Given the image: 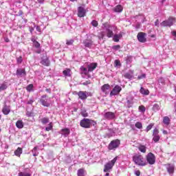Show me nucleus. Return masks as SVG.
Returning <instances> with one entry per match:
<instances>
[{
	"instance_id": "f257e3e1",
	"label": "nucleus",
	"mask_w": 176,
	"mask_h": 176,
	"mask_svg": "<svg viewBox=\"0 0 176 176\" xmlns=\"http://www.w3.org/2000/svg\"><path fill=\"white\" fill-rule=\"evenodd\" d=\"M96 124L94 120H92L89 118H83L80 122V126L84 129H91V126H95Z\"/></svg>"
},
{
	"instance_id": "f03ea898",
	"label": "nucleus",
	"mask_w": 176,
	"mask_h": 176,
	"mask_svg": "<svg viewBox=\"0 0 176 176\" xmlns=\"http://www.w3.org/2000/svg\"><path fill=\"white\" fill-rule=\"evenodd\" d=\"M133 162L135 164L138 165L139 166H146L147 162H146L145 159H144L143 156L141 155H135L133 157Z\"/></svg>"
},
{
	"instance_id": "7ed1b4c3",
	"label": "nucleus",
	"mask_w": 176,
	"mask_h": 176,
	"mask_svg": "<svg viewBox=\"0 0 176 176\" xmlns=\"http://www.w3.org/2000/svg\"><path fill=\"white\" fill-rule=\"evenodd\" d=\"M117 160H118V157H116L113 158V160L107 162V164L104 165V173H110V171H111V170H112L113 166H115V164Z\"/></svg>"
},
{
	"instance_id": "20e7f679",
	"label": "nucleus",
	"mask_w": 176,
	"mask_h": 176,
	"mask_svg": "<svg viewBox=\"0 0 176 176\" xmlns=\"http://www.w3.org/2000/svg\"><path fill=\"white\" fill-rule=\"evenodd\" d=\"M121 144V142L119 139L113 140L108 145V150L109 151H116V148H118Z\"/></svg>"
},
{
	"instance_id": "39448f33",
	"label": "nucleus",
	"mask_w": 176,
	"mask_h": 176,
	"mask_svg": "<svg viewBox=\"0 0 176 176\" xmlns=\"http://www.w3.org/2000/svg\"><path fill=\"white\" fill-rule=\"evenodd\" d=\"M176 22V19L173 17H170L166 21H164L161 23L162 27H171L173 25V23Z\"/></svg>"
},
{
	"instance_id": "423d86ee",
	"label": "nucleus",
	"mask_w": 176,
	"mask_h": 176,
	"mask_svg": "<svg viewBox=\"0 0 176 176\" xmlns=\"http://www.w3.org/2000/svg\"><path fill=\"white\" fill-rule=\"evenodd\" d=\"M146 160L148 164L153 165L155 163L156 158L154 153H148V154H147V155L146 156Z\"/></svg>"
},
{
	"instance_id": "0eeeda50",
	"label": "nucleus",
	"mask_w": 176,
	"mask_h": 176,
	"mask_svg": "<svg viewBox=\"0 0 176 176\" xmlns=\"http://www.w3.org/2000/svg\"><path fill=\"white\" fill-rule=\"evenodd\" d=\"M122 91V87L120 85H116L113 88V90L110 92V97L117 96Z\"/></svg>"
},
{
	"instance_id": "6e6552de",
	"label": "nucleus",
	"mask_w": 176,
	"mask_h": 176,
	"mask_svg": "<svg viewBox=\"0 0 176 176\" xmlns=\"http://www.w3.org/2000/svg\"><path fill=\"white\" fill-rule=\"evenodd\" d=\"M153 141L155 143H158L160 141V135H159V130L157 128H155L153 131Z\"/></svg>"
},
{
	"instance_id": "1a4fd4ad",
	"label": "nucleus",
	"mask_w": 176,
	"mask_h": 176,
	"mask_svg": "<svg viewBox=\"0 0 176 176\" xmlns=\"http://www.w3.org/2000/svg\"><path fill=\"white\" fill-rule=\"evenodd\" d=\"M47 100H48L47 96L43 95L41 96V100H39V102H41V104L42 106L45 107H50V104Z\"/></svg>"
},
{
	"instance_id": "9d476101",
	"label": "nucleus",
	"mask_w": 176,
	"mask_h": 176,
	"mask_svg": "<svg viewBox=\"0 0 176 176\" xmlns=\"http://www.w3.org/2000/svg\"><path fill=\"white\" fill-rule=\"evenodd\" d=\"M146 34L144 32H138L137 38L139 42L144 43L146 42Z\"/></svg>"
},
{
	"instance_id": "9b49d317",
	"label": "nucleus",
	"mask_w": 176,
	"mask_h": 176,
	"mask_svg": "<svg viewBox=\"0 0 176 176\" xmlns=\"http://www.w3.org/2000/svg\"><path fill=\"white\" fill-rule=\"evenodd\" d=\"M77 95L78 96V99H80L81 100H86L88 98L87 91H80L77 93Z\"/></svg>"
},
{
	"instance_id": "f8f14e48",
	"label": "nucleus",
	"mask_w": 176,
	"mask_h": 176,
	"mask_svg": "<svg viewBox=\"0 0 176 176\" xmlns=\"http://www.w3.org/2000/svg\"><path fill=\"white\" fill-rule=\"evenodd\" d=\"M104 118L107 120H112L116 118V115H115V113H113L111 111H108L104 113Z\"/></svg>"
},
{
	"instance_id": "ddd939ff",
	"label": "nucleus",
	"mask_w": 176,
	"mask_h": 176,
	"mask_svg": "<svg viewBox=\"0 0 176 176\" xmlns=\"http://www.w3.org/2000/svg\"><path fill=\"white\" fill-rule=\"evenodd\" d=\"M86 16V10L83 7H78V16L83 18Z\"/></svg>"
},
{
	"instance_id": "4468645a",
	"label": "nucleus",
	"mask_w": 176,
	"mask_h": 176,
	"mask_svg": "<svg viewBox=\"0 0 176 176\" xmlns=\"http://www.w3.org/2000/svg\"><path fill=\"white\" fill-rule=\"evenodd\" d=\"M16 76H18L19 78L26 76L25 69H18L16 70Z\"/></svg>"
},
{
	"instance_id": "2eb2a0df",
	"label": "nucleus",
	"mask_w": 176,
	"mask_h": 176,
	"mask_svg": "<svg viewBox=\"0 0 176 176\" xmlns=\"http://www.w3.org/2000/svg\"><path fill=\"white\" fill-rule=\"evenodd\" d=\"M2 113L5 116H8L10 113V107L5 104L4 107L2 108Z\"/></svg>"
},
{
	"instance_id": "dca6fc26",
	"label": "nucleus",
	"mask_w": 176,
	"mask_h": 176,
	"mask_svg": "<svg viewBox=\"0 0 176 176\" xmlns=\"http://www.w3.org/2000/svg\"><path fill=\"white\" fill-rule=\"evenodd\" d=\"M133 99H134L133 97H131L130 98H126V107H128L129 109L133 107V105L134 104Z\"/></svg>"
},
{
	"instance_id": "f3484780",
	"label": "nucleus",
	"mask_w": 176,
	"mask_h": 176,
	"mask_svg": "<svg viewBox=\"0 0 176 176\" xmlns=\"http://www.w3.org/2000/svg\"><path fill=\"white\" fill-rule=\"evenodd\" d=\"M41 64L43 65L44 67H50V61L49 60V58L45 57L44 58H42L41 61Z\"/></svg>"
},
{
	"instance_id": "a211bd4d",
	"label": "nucleus",
	"mask_w": 176,
	"mask_h": 176,
	"mask_svg": "<svg viewBox=\"0 0 176 176\" xmlns=\"http://www.w3.org/2000/svg\"><path fill=\"white\" fill-rule=\"evenodd\" d=\"M98 67L97 63H91L89 66H87L88 71L91 72L94 71Z\"/></svg>"
},
{
	"instance_id": "6ab92c4d",
	"label": "nucleus",
	"mask_w": 176,
	"mask_h": 176,
	"mask_svg": "<svg viewBox=\"0 0 176 176\" xmlns=\"http://www.w3.org/2000/svg\"><path fill=\"white\" fill-rule=\"evenodd\" d=\"M84 45L87 48H91L93 41L91 39H86L83 41Z\"/></svg>"
},
{
	"instance_id": "aec40b11",
	"label": "nucleus",
	"mask_w": 176,
	"mask_h": 176,
	"mask_svg": "<svg viewBox=\"0 0 176 176\" xmlns=\"http://www.w3.org/2000/svg\"><path fill=\"white\" fill-rule=\"evenodd\" d=\"M109 89H110V85L108 83L104 84L101 87L102 92H104L105 94H107V90H109Z\"/></svg>"
},
{
	"instance_id": "412c9836",
	"label": "nucleus",
	"mask_w": 176,
	"mask_h": 176,
	"mask_svg": "<svg viewBox=\"0 0 176 176\" xmlns=\"http://www.w3.org/2000/svg\"><path fill=\"white\" fill-rule=\"evenodd\" d=\"M166 166H167L166 168H167V171H168V174H170V175L173 174L174 173V166L170 164H167Z\"/></svg>"
},
{
	"instance_id": "4be33fe9",
	"label": "nucleus",
	"mask_w": 176,
	"mask_h": 176,
	"mask_svg": "<svg viewBox=\"0 0 176 176\" xmlns=\"http://www.w3.org/2000/svg\"><path fill=\"white\" fill-rule=\"evenodd\" d=\"M23 153V148L18 147L16 150L14 151V155H16V157H20L21 156V154Z\"/></svg>"
},
{
	"instance_id": "5701e85b",
	"label": "nucleus",
	"mask_w": 176,
	"mask_h": 176,
	"mask_svg": "<svg viewBox=\"0 0 176 176\" xmlns=\"http://www.w3.org/2000/svg\"><path fill=\"white\" fill-rule=\"evenodd\" d=\"M138 151H140L141 153H146V146L142 144H139L138 147Z\"/></svg>"
},
{
	"instance_id": "b1692460",
	"label": "nucleus",
	"mask_w": 176,
	"mask_h": 176,
	"mask_svg": "<svg viewBox=\"0 0 176 176\" xmlns=\"http://www.w3.org/2000/svg\"><path fill=\"white\" fill-rule=\"evenodd\" d=\"M15 126L17 127L19 129H22L23 128V122L22 120H18L16 121V123H15Z\"/></svg>"
},
{
	"instance_id": "393cba45",
	"label": "nucleus",
	"mask_w": 176,
	"mask_h": 176,
	"mask_svg": "<svg viewBox=\"0 0 176 176\" xmlns=\"http://www.w3.org/2000/svg\"><path fill=\"white\" fill-rule=\"evenodd\" d=\"M71 69H66L63 71V74L65 77H71Z\"/></svg>"
},
{
	"instance_id": "a878e982",
	"label": "nucleus",
	"mask_w": 176,
	"mask_h": 176,
	"mask_svg": "<svg viewBox=\"0 0 176 176\" xmlns=\"http://www.w3.org/2000/svg\"><path fill=\"white\" fill-rule=\"evenodd\" d=\"M85 168L78 169L77 171V176H85Z\"/></svg>"
},
{
	"instance_id": "bb28decb",
	"label": "nucleus",
	"mask_w": 176,
	"mask_h": 176,
	"mask_svg": "<svg viewBox=\"0 0 176 176\" xmlns=\"http://www.w3.org/2000/svg\"><path fill=\"white\" fill-rule=\"evenodd\" d=\"M114 12L120 13L122 12V7L121 5H118L116 8H113Z\"/></svg>"
},
{
	"instance_id": "cd10ccee",
	"label": "nucleus",
	"mask_w": 176,
	"mask_h": 176,
	"mask_svg": "<svg viewBox=\"0 0 176 176\" xmlns=\"http://www.w3.org/2000/svg\"><path fill=\"white\" fill-rule=\"evenodd\" d=\"M80 70L81 72V74H84L85 75H87L88 72H89L88 69L83 66L80 67Z\"/></svg>"
},
{
	"instance_id": "c85d7f7f",
	"label": "nucleus",
	"mask_w": 176,
	"mask_h": 176,
	"mask_svg": "<svg viewBox=\"0 0 176 176\" xmlns=\"http://www.w3.org/2000/svg\"><path fill=\"white\" fill-rule=\"evenodd\" d=\"M149 91L148 89H146L145 88H143V87H141L140 88V94H143V95H148L149 94Z\"/></svg>"
},
{
	"instance_id": "c756f323",
	"label": "nucleus",
	"mask_w": 176,
	"mask_h": 176,
	"mask_svg": "<svg viewBox=\"0 0 176 176\" xmlns=\"http://www.w3.org/2000/svg\"><path fill=\"white\" fill-rule=\"evenodd\" d=\"M60 131H62V134L64 135H68L70 134V130L68 128L63 129Z\"/></svg>"
},
{
	"instance_id": "7c9ffc66",
	"label": "nucleus",
	"mask_w": 176,
	"mask_h": 176,
	"mask_svg": "<svg viewBox=\"0 0 176 176\" xmlns=\"http://www.w3.org/2000/svg\"><path fill=\"white\" fill-rule=\"evenodd\" d=\"M160 110V106L158 104H153L152 108V111H153V112L156 113Z\"/></svg>"
},
{
	"instance_id": "2f4dec72",
	"label": "nucleus",
	"mask_w": 176,
	"mask_h": 176,
	"mask_svg": "<svg viewBox=\"0 0 176 176\" xmlns=\"http://www.w3.org/2000/svg\"><path fill=\"white\" fill-rule=\"evenodd\" d=\"M162 122H164V124H166V125H169V124H170V120L169 117H168V116H164V120H162Z\"/></svg>"
},
{
	"instance_id": "473e14b6",
	"label": "nucleus",
	"mask_w": 176,
	"mask_h": 176,
	"mask_svg": "<svg viewBox=\"0 0 176 176\" xmlns=\"http://www.w3.org/2000/svg\"><path fill=\"white\" fill-rule=\"evenodd\" d=\"M113 32L112 30H110L109 29L107 30V36L108 38H111L112 36H113Z\"/></svg>"
},
{
	"instance_id": "72a5a7b5",
	"label": "nucleus",
	"mask_w": 176,
	"mask_h": 176,
	"mask_svg": "<svg viewBox=\"0 0 176 176\" xmlns=\"http://www.w3.org/2000/svg\"><path fill=\"white\" fill-rule=\"evenodd\" d=\"M41 122L42 124H47L50 122V119L47 118H41Z\"/></svg>"
},
{
	"instance_id": "f704fd0d",
	"label": "nucleus",
	"mask_w": 176,
	"mask_h": 176,
	"mask_svg": "<svg viewBox=\"0 0 176 176\" xmlns=\"http://www.w3.org/2000/svg\"><path fill=\"white\" fill-rule=\"evenodd\" d=\"M53 129V124L52 122H50L48 124V126L45 127V131H50Z\"/></svg>"
},
{
	"instance_id": "c9c22d12",
	"label": "nucleus",
	"mask_w": 176,
	"mask_h": 176,
	"mask_svg": "<svg viewBox=\"0 0 176 176\" xmlns=\"http://www.w3.org/2000/svg\"><path fill=\"white\" fill-rule=\"evenodd\" d=\"M138 110H139V111L142 112L143 113H145L146 107L144 105H140L138 107Z\"/></svg>"
},
{
	"instance_id": "e433bc0d",
	"label": "nucleus",
	"mask_w": 176,
	"mask_h": 176,
	"mask_svg": "<svg viewBox=\"0 0 176 176\" xmlns=\"http://www.w3.org/2000/svg\"><path fill=\"white\" fill-rule=\"evenodd\" d=\"M8 88V85L5 83H2L1 85H0V91L6 90Z\"/></svg>"
},
{
	"instance_id": "4c0bfd02",
	"label": "nucleus",
	"mask_w": 176,
	"mask_h": 176,
	"mask_svg": "<svg viewBox=\"0 0 176 176\" xmlns=\"http://www.w3.org/2000/svg\"><path fill=\"white\" fill-rule=\"evenodd\" d=\"M74 43V39H70V40H66V45L67 46H72Z\"/></svg>"
},
{
	"instance_id": "58836bf2",
	"label": "nucleus",
	"mask_w": 176,
	"mask_h": 176,
	"mask_svg": "<svg viewBox=\"0 0 176 176\" xmlns=\"http://www.w3.org/2000/svg\"><path fill=\"white\" fill-rule=\"evenodd\" d=\"M155 123H150L148 126H146V132H148L150 130L152 129L153 127H154Z\"/></svg>"
},
{
	"instance_id": "ea45409f",
	"label": "nucleus",
	"mask_w": 176,
	"mask_h": 176,
	"mask_svg": "<svg viewBox=\"0 0 176 176\" xmlns=\"http://www.w3.org/2000/svg\"><path fill=\"white\" fill-rule=\"evenodd\" d=\"M135 127L138 129H142V123H141L140 122H137L135 124Z\"/></svg>"
},
{
	"instance_id": "a19ab883",
	"label": "nucleus",
	"mask_w": 176,
	"mask_h": 176,
	"mask_svg": "<svg viewBox=\"0 0 176 176\" xmlns=\"http://www.w3.org/2000/svg\"><path fill=\"white\" fill-rule=\"evenodd\" d=\"M33 88H34V85L30 84L28 86H27L26 90L28 92H31L32 91Z\"/></svg>"
},
{
	"instance_id": "79ce46f5",
	"label": "nucleus",
	"mask_w": 176,
	"mask_h": 176,
	"mask_svg": "<svg viewBox=\"0 0 176 176\" xmlns=\"http://www.w3.org/2000/svg\"><path fill=\"white\" fill-rule=\"evenodd\" d=\"M120 38L118 37V34H114L113 37V41L114 42L118 43L120 41Z\"/></svg>"
},
{
	"instance_id": "37998d69",
	"label": "nucleus",
	"mask_w": 176,
	"mask_h": 176,
	"mask_svg": "<svg viewBox=\"0 0 176 176\" xmlns=\"http://www.w3.org/2000/svg\"><path fill=\"white\" fill-rule=\"evenodd\" d=\"M33 45L36 48H40L41 44L36 41H33Z\"/></svg>"
},
{
	"instance_id": "c03bdc74",
	"label": "nucleus",
	"mask_w": 176,
	"mask_h": 176,
	"mask_svg": "<svg viewBox=\"0 0 176 176\" xmlns=\"http://www.w3.org/2000/svg\"><path fill=\"white\" fill-rule=\"evenodd\" d=\"M124 78H126V79H131L133 78V76H131V74L126 73L125 74H124Z\"/></svg>"
},
{
	"instance_id": "a18cd8bd",
	"label": "nucleus",
	"mask_w": 176,
	"mask_h": 176,
	"mask_svg": "<svg viewBox=\"0 0 176 176\" xmlns=\"http://www.w3.org/2000/svg\"><path fill=\"white\" fill-rule=\"evenodd\" d=\"M17 64H21L23 62V58L20 56L19 58H16Z\"/></svg>"
},
{
	"instance_id": "49530a36",
	"label": "nucleus",
	"mask_w": 176,
	"mask_h": 176,
	"mask_svg": "<svg viewBox=\"0 0 176 176\" xmlns=\"http://www.w3.org/2000/svg\"><path fill=\"white\" fill-rule=\"evenodd\" d=\"M18 176H31V174H29V173H24L23 172H20L19 174H18Z\"/></svg>"
},
{
	"instance_id": "de8ad7c7",
	"label": "nucleus",
	"mask_w": 176,
	"mask_h": 176,
	"mask_svg": "<svg viewBox=\"0 0 176 176\" xmlns=\"http://www.w3.org/2000/svg\"><path fill=\"white\" fill-rule=\"evenodd\" d=\"M91 25H92L93 27H98V23L97 21L94 20L91 22Z\"/></svg>"
},
{
	"instance_id": "09e8293b",
	"label": "nucleus",
	"mask_w": 176,
	"mask_h": 176,
	"mask_svg": "<svg viewBox=\"0 0 176 176\" xmlns=\"http://www.w3.org/2000/svg\"><path fill=\"white\" fill-rule=\"evenodd\" d=\"M80 114H81V116H82L84 118L88 117V113H87L86 111H81Z\"/></svg>"
},
{
	"instance_id": "8fccbe9b",
	"label": "nucleus",
	"mask_w": 176,
	"mask_h": 176,
	"mask_svg": "<svg viewBox=\"0 0 176 176\" xmlns=\"http://www.w3.org/2000/svg\"><path fill=\"white\" fill-rule=\"evenodd\" d=\"M143 78H146V74H143L138 76V80H141V79H143Z\"/></svg>"
},
{
	"instance_id": "3c124183",
	"label": "nucleus",
	"mask_w": 176,
	"mask_h": 176,
	"mask_svg": "<svg viewBox=\"0 0 176 176\" xmlns=\"http://www.w3.org/2000/svg\"><path fill=\"white\" fill-rule=\"evenodd\" d=\"M120 48H121V46L119 45L113 46V50H118Z\"/></svg>"
},
{
	"instance_id": "603ef678",
	"label": "nucleus",
	"mask_w": 176,
	"mask_h": 176,
	"mask_svg": "<svg viewBox=\"0 0 176 176\" xmlns=\"http://www.w3.org/2000/svg\"><path fill=\"white\" fill-rule=\"evenodd\" d=\"M91 85V80H87L82 83V85Z\"/></svg>"
},
{
	"instance_id": "864d4df0",
	"label": "nucleus",
	"mask_w": 176,
	"mask_h": 176,
	"mask_svg": "<svg viewBox=\"0 0 176 176\" xmlns=\"http://www.w3.org/2000/svg\"><path fill=\"white\" fill-rule=\"evenodd\" d=\"M135 176H140V170H135Z\"/></svg>"
},
{
	"instance_id": "5fc2aeb1",
	"label": "nucleus",
	"mask_w": 176,
	"mask_h": 176,
	"mask_svg": "<svg viewBox=\"0 0 176 176\" xmlns=\"http://www.w3.org/2000/svg\"><path fill=\"white\" fill-rule=\"evenodd\" d=\"M114 64H116V66H119L120 65V60H115Z\"/></svg>"
},
{
	"instance_id": "6e6d98bb",
	"label": "nucleus",
	"mask_w": 176,
	"mask_h": 176,
	"mask_svg": "<svg viewBox=\"0 0 176 176\" xmlns=\"http://www.w3.org/2000/svg\"><path fill=\"white\" fill-rule=\"evenodd\" d=\"M36 30H37V32H41V29L40 26L36 27Z\"/></svg>"
},
{
	"instance_id": "4d7b16f0",
	"label": "nucleus",
	"mask_w": 176,
	"mask_h": 176,
	"mask_svg": "<svg viewBox=\"0 0 176 176\" xmlns=\"http://www.w3.org/2000/svg\"><path fill=\"white\" fill-rule=\"evenodd\" d=\"M34 31V28H30V34H32V32Z\"/></svg>"
},
{
	"instance_id": "13d9d810",
	"label": "nucleus",
	"mask_w": 176,
	"mask_h": 176,
	"mask_svg": "<svg viewBox=\"0 0 176 176\" xmlns=\"http://www.w3.org/2000/svg\"><path fill=\"white\" fill-rule=\"evenodd\" d=\"M32 103H34V100H30L27 102V104H32Z\"/></svg>"
},
{
	"instance_id": "bf43d9fd",
	"label": "nucleus",
	"mask_w": 176,
	"mask_h": 176,
	"mask_svg": "<svg viewBox=\"0 0 176 176\" xmlns=\"http://www.w3.org/2000/svg\"><path fill=\"white\" fill-rule=\"evenodd\" d=\"M37 149H38L37 146H34V148H33L32 152V153H34L35 151H37Z\"/></svg>"
},
{
	"instance_id": "052dcab7",
	"label": "nucleus",
	"mask_w": 176,
	"mask_h": 176,
	"mask_svg": "<svg viewBox=\"0 0 176 176\" xmlns=\"http://www.w3.org/2000/svg\"><path fill=\"white\" fill-rule=\"evenodd\" d=\"M45 0H38V3L43 4L44 3Z\"/></svg>"
},
{
	"instance_id": "680f3d73",
	"label": "nucleus",
	"mask_w": 176,
	"mask_h": 176,
	"mask_svg": "<svg viewBox=\"0 0 176 176\" xmlns=\"http://www.w3.org/2000/svg\"><path fill=\"white\" fill-rule=\"evenodd\" d=\"M158 25H159V20L157 19L156 21H155V26H158Z\"/></svg>"
},
{
	"instance_id": "e2e57ef3",
	"label": "nucleus",
	"mask_w": 176,
	"mask_h": 176,
	"mask_svg": "<svg viewBox=\"0 0 176 176\" xmlns=\"http://www.w3.org/2000/svg\"><path fill=\"white\" fill-rule=\"evenodd\" d=\"M117 36H118V38H122V34H117Z\"/></svg>"
},
{
	"instance_id": "0e129e2a",
	"label": "nucleus",
	"mask_w": 176,
	"mask_h": 176,
	"mask_svg": "<svg viewBox=\"0 0 176 176\" xmlns=\"http://www.w3.org/2000/svg\"><path fill=\"white\" fill-rule=\"evenodd\" d=\"M162 133L164 134V135H167L168 132H167V131L164 130V131H162Z\"/></svg>"
},
{
	"instance_id": "69168bd1",
	"label": "nucleus",
	"mask_w": 176,
	"mask_h": 176,
	"mask_svg": "<svg viewBox=\"0 0 176 176\" xmlns=\"http://www.w3.org/2000/svg\"><path fill=\"white\" fill-rule=\"evenodd\" d=\"M172 35H173V36H176V32L173 31L171 32Z\"/></svg>"
},
{
	"instance_id": "338daca9",
	"label": "nucleus",
	"mask_w": 176,
	"mask_h": 176,
	"mask_svg": "<svg viewBox=\"0 0 176 176\" xmlns=\"http://www.w3.org/2000/svg\"><path fill=\"white\" fill-rule=\"evenodd\" d=\"M174 109H175V113H176V102H175Z\"/></svg>"
},
{
	"instance_id": "774afa93",
	"label": "nucleus",
	"mask_w": 176,
	"mask_h": 176,
	"mask_svg": "<svg viewBox=\"0 0 176 176\" xmlns=\"http://www.w3.org/2000/svg\"><path fill=\"white\" fill-rule=\"evenodd\" d=\"M27 116L31 117L32 116V113H27Z\"/></svg>"
}]
</instances>
